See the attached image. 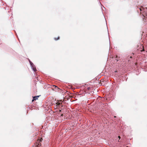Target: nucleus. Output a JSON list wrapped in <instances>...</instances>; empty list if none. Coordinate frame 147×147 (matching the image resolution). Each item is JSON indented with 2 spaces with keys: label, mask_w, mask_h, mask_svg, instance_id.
Segmentation results:
<instances>
[{
  "label": "nucleus",
  "mask_w": 147,
  "mask_h": 147,
  "mask_svg": "<svg viewBox=\"0 0 147 147\" xmlns=\"http://www.w3.org/2000/svg\"><path fill=\"white\" fill-rule=\"evenodd\" d=\"M139 9L140 10L141 13H144V12L145 13L144 15H145V14H147V8H144L143 7H141L140 8L139 7Z\"/></svg>",
  "instance_id": "1"
},
{
  "label": "nucleus",
  "mask_w": 147,
  "mask_h": 147,
  "mask_svg": "<svg viewBox=\"0 0 147 147\" xmlns=\"http://www.w3.org/2000/svg\"><path fill=\"white\" fill-rule=\"evenodd\" d=\"M29 61L32 69H33L34 71H36V69L35 66L30 60H29Z\"/></svg>",
  "instance_id": "2"
},
{
  "label": "nucleus",
  "mask_w": 147,
  "mask_h": 147,
  "mask_svg": "<svg viewBox=\"0 0 147 147\" xmlns=\"http://www.w3.org/2000/svg\"><path fill=\"white\" fill-rule=\"evenodd\" d=\"M39 96H34L33 97V99L32 100V101L34 100H36L38 99V98L39 97Z\"/></svg>",
  "instance_id": "3"
},
{
  "label": "nucleus",
  "mask_w": 147,
  "mask_h": 147,
  "mask_svg": "<svg viewBox=\"0 0 147 147\" xmlns=\"http://www.w3.org/2000/svg\"><path fill=\"white\" fill-rule=\"evenodd\" d=\"M59 39V37H58V38H55L54 39L55 40H58V39Z\"/></svg>",
  "instance_id": "4"
},
{
  "label": "nucleus",
  "mask_w": 147,
  "mask_h": 147,
  "mask_svg": "<svg viewBox=\"0 0 147 147\" xmlns=\"http://www.w3.org/2000/svg\"><path fill=\"white\" fill-rule=\"evenodd\" d=\"M118 139L119 138V140H118V142H119V140L121 138V137H120V136H118Z\"/></svg>",
  "instance_id": "5"
},
{
  "label": "nucleus",
  "mask_w": 147,
  "mask_h": 147,
  "mask_svg": "<svg viewBox=\"0 0 147 147\" xmlns=\"http://www.w3.org/2000/svg\"><path fill=\"white\" fill-rule=\"evenodd\" d=\"M61 110H59V112H61Z\"/></svg>",
  "instance_id": "6"
},
{
  "label": "nucleus",
  "mask_w": 147,
  "mask_h": 147,
  "mask_svg": "<svg viewBox=\"0 0 147 147\" xmlns=\"http://www.w3.org/2000/svg\"><path fill=\"white\" fill-rule=\"evenodd\" d=\"M60 104H59V106H60Z\"/></svg>",
  "instance_id": "7"
}]
</instances>
